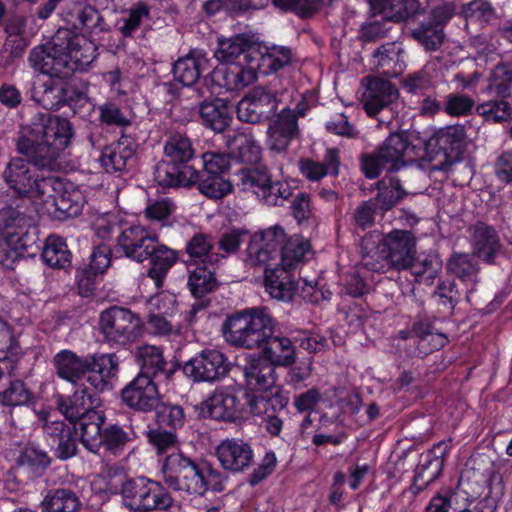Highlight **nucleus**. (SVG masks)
<instances>
[{
	"label": "nucleus",
	"instance_id": "17",
	"mask_svg": "<svg viewBox=\"0 0 512 512\" xmlns=\"http://www.w3.org/2000/svg\"><path fill=\"white\" fill-rule=\"evenodd\" d=\"M201 409L215 420L234 421L240 416L241 404L235 388L222 387L202 403Z\"/></svg>",
	"mask_w": 512,
	"mask_h": 512
},
{
	"label": "nucleus",
	"instance_id": "21",
	"mask_svg": "<svg viewBox=\"0 0 512 512\" xmlns=\"http://www.w3.org/2000/svg\"><path fill=\"white\" fill-rule=\"evenodd\" d=\"M52 364L60 379L74 387L84 386L83 381L89 367L87 357H80L75 352L64 349L54 355Z\"/></svg>",
	"mask_w": 512,
	"mask_h": 512
},
{
	"label": "nucleus",
	"instance_id": "43",
	"mask_svg": "<svg viewBox=\"0 0 512 512\" xmlns=\"http://www.w3.org/2000/svg\"><path fill=\"white\" fill-rule=\"evenodd\" d=\"M89 0H75L70 15L75 19L74 24L78 27L88 30L102 29V17L98 10L91 4Z\"/></svg>",
	"mask_w": 512,
	"mask_h": 512
},
{
	"label": "nucleus",
	"instance_id": "3",
	"mask_svg": "<svg viewBox=\"0 0 512 512\" xmlns=\"http://www.w3.org/2000/svg\"><path fill=\"white\" fill-rule=\"evenodd\" d=\"M215 58L227 67L213 71V79L227 90H240L252 84L260 69V51L245 35L219 39Z\"/></svg>",
	"mask_w": 512,
	"mask_h": 512
},
{
	"label": "nucleus",
	"instance_id": "48",
	"mask_svg": "<svg viewBox=\"0 0 512 512\" xmlns=\"http://www.w3.org/2000/svg\"><path fill=\"white\" fill-rule=\"evenodd\" d=\"M291 61V52L286 47L273 46L266 48V52H260V69L263 74L276 72Z\"/></svg>",
	"mask_w": 512,
	"mask_h": 512
},
{
	"label": "nucleus",
	"instance_id": "42",
	"mask_svg": "<svg viewBox=\"0 0 512 512\" xmlns=\"http://www.w3.org/2000/svg\"><path fill=\"white\" fill-rule=\"evenodd\" d=\"M376 202L382 210H388L396 205L405 195L400 181L392 176L384 177L378 184Z\"/></svg>",
	"mask_w": 512,
	"mask_h": 512
},
{
	"label": "nucleus",
	"instance_id": "31",
	"mask_svg": "<svg viewBox=\"0 0 512 512\" xmlns=\"http://www.w3.org/2000/svg\"><path fill=\"white\" fill-rule=\"evenodd\" d=\"M135 357L137 363L141 366L142 372L152 377H169L171 371L167 370V362L164 359L163 351L160 347L145 344L136 349Z\"/></svg>",
	"mask_w": 512,
	"mask_h": 512
},
{
	"label": "nucleus",
	"instance_id": "26",
	"mask_svg": "<svg viewBox=\"0 0 512 512\" xmlns=\"http://www.w3.org/2000/svg\"><path fill=\"white\" fill-rule=\"evenodd\" d=\"M264 286L272 298L281 301H290L297 289L290 270L280 265L265 269Z\"/></svg>",
	"mask_w": 512,
	"mask_h": 512
},
{
	"label": "nucleus",
	"instance_id": "16",
	"mask_svg": "<svg viewBox=\"0 0 512 512\" xmlns=\"http://www.w3.org/2000/svg\"><path fill=\"white\" fill-rule=\"evenodd\" d=\"M122 401L132 409L151 411L158 407L159 392L146 374H138L121 392Z\"/></svg>",
	"mask_w": 512,
	"mask_h": 512
},
{
	"label": "nucleus",
	"instance_id": "44",
	"mask_svg": "<svg viewBox=\"0 0 512 512\" xmlns=\"http://www.w3.org/2000/svg\"><path fill=\"white\" fill-rule=\"evenodd\" d=\"M31 170L32 167L26 160L14 158L8 163L3 176L5 182L14 192H25L27 186L24 184V180L30 177Z\"/></svg>",
	"mask_w": 512,
	"mask_h": 512
},
{
	"label": "nucleus",
	"instance_id": "6",
	"mask_svg": "<svg viewBox=\"0 0 512 512\" xmlns=\"http://www.w3.org/2000/svg\"><path fill=\"white\" fill-rule=\"evenodd\" d=\"M381 260L374 261L372 256L363 258L364 268L374 272H386L390 268L408 269L416 255V238L407 230H392L385 234L379 244Z\"/></svg>",
	"mask_w": 512,
	"mask_h": 512
},
{
	"label": "nucleus",
	"instance_id": "4",
	"mask_svg": "<svg viewBox=\"0 0 512 512\" xmlns=\"http://www.w3.org/2000/svg\"><path fill=\"white\" fill-rule=\"evenodd\" d=\"M168 487L183 495L222 491L226 477L206 461L195 462L181 453H171L162 468Z\"/></svg>",
	"mask_w": 512,
	"mask_h": 512
},
{
	"label": "nucleus",
	"instance_id": "22",
	"mask_svg": "<svg viewBox=\"0 0 512 512\" xmlns=\"http://www.w3.org/2000/svg\"><path fill=\"white\" fill-rule=\"evenodd\" d=\"M399 97L398 90L388 80L372 78L362 96L364 108L369 116H375L388 108Z\"/></svg>",
	"mask_w": 512,
	"mask_h": 512
},
{
	"label": "nucleus",
	"instance_id": "34",
	"mask_svg": "<svg viewBox=\"0 0 512 512\" xmlns=\"http://www.w3.org/2000/svg\"><path fill=\"white\" fill-rule=\"evenodd\" d=\"M32 97L47 110H57L65 102L64 90L53 78L35 82Z\"/></svg>",
	"mask_w": 512,
	"mask_h": 512
},
{
	"label": "nucleus",
	"instance_id": "8",
	"mask_svg": "<svg viewBox=\"0 0 512 512\" xmlns=\"http://www.w3.org/2000/svg\"><path fill=\"white\" fill-rule=\"evenodd\" d=\"M105 417L102 412H91L82 424L83 446L92 453H98L104 447L112 454H118L130 441L129 433L116 424L101 430Z\"/></svg>",
	"mask_w": 512,
	"mask_h": 512
},
{
	"label": "nucleus",
	"instance_id": "49",
	"mask_svg": "<svg viewBox=\"0 0 512 512\" xmlns=\"http://www.w3.org/2000/svg\"><path fill=\"white\" fill-rule=\"evenodd\" d=\"M476 112L486 121L497 123L508 121L512 117V106L504 100H489L476 106Z\"/></svg>",
	"mask_w": 512,
	"mask_h": 512
},
{
	"label": "nucleus",
	"instance_id": "10",
	"mask_svg": "<svg viewBox=\"0 0 512 512\" xmlns=\"http://www.w3.org/2000/svg\"><path fill=\"white\" fill-rule=\"evenodd\" d=\"M239 185L268 205H280L292 195L291 187L281 181L272 182L263 167L245 168L238 174Z\"/></svg>",
	"mask_w": 512,
	"mask_h": 512
},
{
	"label": "nucleus",
	"instance_id": "52",
	"mask_svg": "<svg viewBox=\"0 0 512 512\" xmlns=\"http://www.w3.org/2000/svg\"><path fill=\"white\" fill-rule=\"evenodd\" d=\"M199 191L212 199H220L232 192V184L222 175L207 174L198 184Z\"/></svg>",
	"mask_w": 512,
	"mask_h": 512
},
{
	"label": "nucleus",
	"instance_id": "38",
	"mask_svg": "<svg viewBox=\"0 0 512 512\" xmlns=\"http://www.w3.org/2000/svg\"><path fill=\"white\" fill-rule=\"evenodd\" d=\"M310 243L300 236H293L285 240L280 254V266L292 270L305 261L310 253Z\"/></svg>",
	"mask_w": 512,
	"mask_h": 512
},
{
	"label": "nucleus",
	"instance_id": "29",
	"mask_svg": "<svg viewBox=\"0 0 512 512\" xmlns=\"http://www.w3.org/2000/svg\"><path fill=\"white\" fill-rule=\"evenodd\" d=\"M471 243L474 254L488 263L493 261L499 250V239L496 231L481 222L471 228Z\"/></svg>",
	"mask_w": 512,
	"mask_h": 512
},
{
	"label": "nucleus",
	"instance_id": "32",
	"mask_svg": "<svg viewBox=\"0 0 512 512\" xmlns=\"http://www.w3.org/2000/svg\"><path fill=\"white\" fill-rule=\"evenodd\" d=\"M262 347V357L274 367L289 366L295 361V348L290 338L271 335Z\"/></svg>",
	"mask_w": 512,
	"mask_h": 512
},
{
	"label": "nucleus",
	"instance_id": "46",
	"mask_svg": "<svg viewBox=\"0 0 512 512\" xmlns=\"http://www.w3.org/2000/svg\"><path fill=\"white\" fill-rule=\"evenodd\" d=\"M512 88V64H499L491 73L486 88L488 93L507 98L511 95Z\"/></svg>",
	"mask_w": 512,
	"mask_h": 512
},
{
	"label": "nucleus",
	"instance_id": "33",
	"mask_svg": "<svg viewBox=\"0 0 512 512\" xmlns=\"http://www.w3.org/2000/svg\"><path fill=\"white\" fill-rule=\"evenodd\" d=\"M134 152L131 141L128 138H121L102 151L100 163L109 173L121 171L126 167L127 161L133 157Z\"/></svg>",
	"mask_w": 512,
	"mask_h": 512
},
{
	"label": "nucleus",
	"instance_id": "39",
	"mask_svg": "<svg viewBox=\"0 0 512 512\" xmlns=\"http://www.w3.org/2000/svg\"><path fill=\"white\" fill-rule=\"evenodd\" d=\"M41 504L43 512H75L80 501L74 492L61 488L50 490Z\"/></svg>",
	"mask_w": 512,
	"mask_h": 512
},
{
	"label": "nucleus",
	"instance_id": "12",
	"mask_svg": "<svg viewBox=\"0 0 512 512\" xmlns=\"http://www.w3.org/2000/svg\"><path fill=\"white\" fill-rule=\"evenodd\" d=\"M228 371L224 355L216 349L204 350L185 363L184 374L194 382H214Z\"/></svg>",
	"mask_w": 512,
	"mask_h": 512
},
{
	"label": "nucleus",
	"instance_id": "54",
	"mask_svg": "<svg viewBox=\"0 0 512 512\" xmlns=\"http://www.w3.org/2000/svg\"><path fill=\"white\" fill-rule=\"evenodd\" d=\"M403 88L412 94L423 93L435 85L433 71L429 68L411 73L403 77Z\"/></svg>",
	"mask_w": 512,
	"mask_h": 512
},
{
	"label": "nucleus",
	"instance_id": "15",
	"mask_svg": "<svg viewBox=\"0 0 512 512\" xmlns=\"http://www.w3.org/2000/svg\"><path fill=\"white\" fill-rule=\"evenodd\" d=\"M278 105L276 96L262 87L253 88L237 105L239 120L257 123L273 113Z\"/></svg>",
	"mask_w": 512,
	"mask_h": 512
},
{
	"label": "nucleus",
	"instance_id": "51",
	"mask_svg": "<svg viewBox=\"0 0 512 512\" xmlns=\"http://www.w3.org/2000/svg\"><path fill=\"white\" fill-rule=\"evenodd\" d=\"M188 286L194 296L201 297L215 286L213 272L204 266L189 268Z\"/></svg>",
	"mask_w": 512,
	"mask_h": 512
},
{
	"label": "nucleus",
	"instance_id": "59",
	"mask_svg": "<svg viewBox=\"0 0 512 512\" xmlns=\"http://www.w3.org/2000/svg\"><path fill=\"white\" fill-rule=\"evenodd\" d=\"M173 316L149 314L147 328L155 336L170 337L180 333V326L172 320Z\"/></svg>",
	"mask_w": 512,
	"mask_h": 512
},
{
	"label": "nucleus",
	"instance_id": "56",
	"mask_svg": "<svg viewBox=\"0 0 512 512\" xmlns=\"http://www.w3.org/2000/svg\"><path fill=\"white\" fill-rule=\"evenodd\" d=\"M146 305L149 314L174 316L177 300L173 293L161 291L151 296Z\"/></svg>",
	"mask_w": 512,
	"mask_h": 512
},
{
	"label": "nucleus",
	"instance_id": "50",
	"mask_svg": "<svg viewBox=\"0 0 512 512\" xmlns=\"http://www.w3.org/2000/svg\"><path fill=\"white\" fill-rule=\"evenodd\" d=\"M437 143L446 150H460L466 145L467 133L463 125H450L441 128L437 134Z\"/></svg>",
	"mask_w": 512,
	"mask_h": 512
},
{
	"label": "nucleus",
	"instance_id": "9",
	"mask_svg": "<svg viewBox=\"0 0 512 512\" xmlns=\"http://www.w3.org/2000/svg\"><path fill=\"white\" fill-rule=\"evenodd\" d=\"M141 326L140 318L131 310L112 306L101 312L99 331L110 345L124 346L136 339Z\"/></svg>",
	"mask_w": 512,
	"mask_h": 512
},
{
	"label": "nucleus",
	"instance_id": "24",
	"mask_svg": "<svg viewBox=\"0 0 512 512\" xmlns=\"http://www.w3.org/2000/svg\"><path fill=\"white\" fill-rule=\"evenodd\" d=\"M245 382L253 392L267 391L276 383L275 369L263 357H253L243 367Z\"/></svg>",
	"mask_w": 512,
	"mask_h": 512
},
{
	"label": "nucleus",
	"instance_id": "18",
	"mask_svg": "<svg viewBox=\"0 0 512 512\" xmlns=\"http://www.w3.org/2000/svg\"><path fill=\"white\" fill-rule=\"evenodd\" d=\"M298 116L291 109H283L270 122L267 130L268 147L276 152L285 151L291 141L298 136Z\"/></svg>",
	"mask_w": 512,
	"mask_h": 512
},
{
	"label": "nucleus",
	"instance_id": "20",
	"mask_svg": "<svg viewBox=\"0 0 512 512\" xmlns=\"http://www.w3.org/2000/svg\"><path fill=\"white\" fill-rule=\"evenodd\" d=\"M0 227L5 238L0 247L11 246L13 249H26L29 246L28 228L30 220L14 210L0 212Z\"/></svg>",
	"mask_w": 512,
	"mask_h": 512
},
{
	"label": "nucleus",
	"instance_id": "53",
	"mask_svg": "<svg viewBox=\"0 0 512 512\" xmlns=\"http://www.w3.org/2000/svg\"><path fill=\"white\" fill-rule=\"evenodd\" d=\"M447 269L462 281H475L478 272L472 258L464 253H454L447 263Z\"/></svg>",
	"mask_w": 512,
	"mask_h": 512
},
{
	"label": "nucleus",
	"instance_id": "63",
	"mask_svg": "<svg viewBox=\"0 0 512 512\" xmlns=\"http://www.w3.org/2000/svg\"><path fill=\"white\" fill-rule=\"evenodd\" d=\"M123 228L125 226L121 225L119 217L115 214L101 215L93 222L95 235L102 240L110 239L115 232L120 234Z\"/></svg>",
	"mask_w": 512,
	"mask_h": 512
},
{
	"label": "nucleus",
	"instance_id": "2",
	"mask_svg": "<svg viewBox=\"0 0 512 512\" xmlns=\"http://www.w3.org/2000/svg\"><path fill=\"white\" fill-rule=\"evenodd\" d=\"M73 138L69 120L48 113L36 114L27 133L17 142L18 151L35 166L53 170L56 160L68 148Z\"/></svg>",
	"mask_w": 512,
	"mask_h": 512
},
{
	"label": "nucleus",
	"instance_id": "36",
	"mask_svg": "<svg viewBox=\"0 0 512 512\" xmlns=\"http://www.w3.org/2000/svg\"><path fill=\"white\" fill-rule=\"evenodd\" d=\"M410 149V142L405 133H392L378 149L382 161L388 162L390 170H398Z\"/></svg>",
	"mask_w": 512,
	"mask_h": 512
},
{
	"label": "nucleus",
	"instance_id": "7",
	"mask_svg": "<svg viewBox=\"0 0 512 512\" xmlns=\"http://www.w3.org/2000/svg\"><path fill=\"white\" fill-rule=\"evenodd\" d=\"M121 495L123 504L133 511H165L173 504L172 497L159 482L145 477L128 480Z\"/></svg>",
	"mask_w": 512,
	"mask_h": 512
},
{
	"label": "nucleus",
	"instance_id": "37",
	"mask_svg": "<svg viewBox=\"0 0 512 512\" xmlns=\"http://www.w3.org/2000/svg\"><path fill=\"white\" fill-rule=\"evenodd\" d=\"M227 143L237 152L241 162L256 164L261 158V147L255 137L248 131L237 132L233 137L228 136Z\"/></svg>",
	"mask_w": 512,
	"mask_h": 512
},
{
	"label": "nucleus",
	"instance_id": "35",
	"mask_svg": "<svg viewBox=\"0 0 512 512\" xmlns=\"http://www.w3.org/2000/svg\"><path fill=\"white\" fill-rule=\"evenodd\" d=\"M199 113L203 124L215 132H223L231 121L230 108L221 99L203 102Z\"/></svg>",
	"mask_w": 512,
	"mask_h": 512
},
{
	"label": "nucleus",
	"instance_id": "14",
	"mask_svg": "<svg viewBox=\"0 0 512 512\" xmlns=\"http://www.w3.org/2000/svg\"><path fill=\"white\" fill-rule=\"evenodd\" d=\"M158 240L156 233L142 225L125 226L118 235V246L126 257L144 262L149 258V249Z\"/></svg>",
	"mask_w": 512,
	"mask_h": 512
},
{
	"label": "nucleus",
	"instance_id": "62",
	"mask_svg": "<svg viewBox=\"0 0 512 512\" xmlns=\"http://www.w3.org/2000/svg\"><path fill=\"white\" fill-rule=\"evenodd\" d=\"M413 36L427 50H436L443 42L444 34L441 27L421 25L413 31Z\"/></svg>",
	"mask_w": 512,
	"mask_h": 512
},
{
	"label": "nucleus",
	"instance_id": "61",
	"mask_svg": "<svg viewBox=\"0 0 512 512\" xmlns=\"http://www.w3.org/2000/svg\"><path fill=\"white\" fill-rule=\"evenodd\" d=\"M31 394L21 381H13L0 393V403L6 406H22L30 402Z\"/></svg>",
	"mask_w": 512,
	"mask_h": 512
},
{
	"label": "nucleus",
	"instance_id": "64",
	"mask_svg": "<svg viewBox=\"0 0 512 512\" xmlns=\"http://www.w3.org/2000/svg\"><path fill=\"white\" fill-rule=\"evenodd\" d=\"M474 100L467 95L451 93L446 96L445 112L450 116H466L474 107Z\"/></svg>",
	"mask_w": 512,
	"mask_h": 512
},
{
	"label": "nucleus",
	"instance_id": "41",
	"mask_svg": "<svg viewBox=\"0 0 512 512\" xmlns=\"http://www.w3.org/2000/svg\"><path fill=\"white\" fill-rule=\"evenodd\" d=\"M164 154L173 164H184L194 156L191 141L182 134L171 135L164 145Z\"/></svg>",
	"mask_w": 512,
	"mask_h": 512
},
{
	"label": "nucleus",
	"instance_id": "58",
	"mask_svg": "<svg viewBox=\"0 0 512 512\" xmlns=\"http://www.w3.org/2000/svg\"><path fill=\"white\" fill-rule=\"evenodd\" d=\"M263 5V0H208L204 4L207 14L213 15L222 7L231 12H239L247 9H257Z\"/></svg>",
	"mask_w": 512,
	"mask_h": 512
},
{
	"label": "nucleus",
	"instance_id": "30",
	"mask_svg": "<svg viewBox=\"0 0 512 512\" xmlns=\"http://www.w3.org/2000/svg\"><path fill=\"white\" fill-rule=\"evenodd\" d=\"M207 58L198 51H192L185 57L179 58L173 65L174 79L184 86L197 82L207 65Z\"/></svg>",
	"mask_w": 512,
	"mask_h": 512
},
{
	"label": "nucleus",
	"instance_id": "5",
	"mask_svg": "<svg viewBox=\"0 0 512 512\" xmlns=\"http://www.w3.org/2000/svg\"><path fill=\"white\" fill-rule=\"evenodd\" d=\"M275 320L266 308H248L227 317L222 326L224 339L235 347L258 349L274 332Z\"/></svg>",
	"mask_w": 512,
	"mask_h": 512
},
{
	"label": "nucleus",
	"instance_id": "60",
	"mask_svg": "<svg viewBox=\"0 0 512 512\" xmlns=\"http://www.w3.org/2000/svg\"><path fill=\"white\" fill-rule=\"evenodd\" d=\"M273 4L283 10H294L302 16L314 13L320 7L328 6L332 0H272Z\"/></svg>",
	"mask_w": 512,
	"mask_h": 512
},
{
	"label": "nucleus",
	"instance_id": "13",
	"mask_svg": "<svg viewBox=\"0 0 512 512\" xmlns=\"http://www.w3.org/2000/svg\"><path fill=\"white\" fill-rule=\"evenodd\" d=\"M214 455L224 470L233 473L248 469L254 458L251 446L240 438L222 439L216 445Z\"/></svg>",
	"mask_w": 512,
	"mask_h": 512
},
{
	"label": "nucleus",
	"instance_id": "47",
	"mask_svg": "<svg viewBox=\"0 0 512 512\" xmlns=\"http://www.w3.org/2000/svg\"><path fill=\"white\" fill-rule=\"evenodd\" d=\"M374 62L378 69L387 77H394L401 71L399 64V49L395 44H389L377 49Z\"/></svg>",
	"mask_w": 512,
	"mask_h": 512
},
{
	"label": "nucleus",
	"instance_id": "55",
	"mask_svg": "<svg viewBox=\"0 0 512 512\" xmlns=\"http://www.w3.org/2000/svg\"><path fill=\"white\" fill-rule=\"evenodd\" d=\"M187 252L191 257L202 259V262L216 263L218 254L211 252L212 241L204 234L195 235L187 244Z\"/></svg>",
	"mask_w": 512,
	"mask_h": 512
},
{
	"label": "nucleus",
	"instance_id": "45",
	"mask_svg": "<svg viewBox=\"0 0 512 512\" xmlns=\"http://www.w3.org/2000/svg\"><path fill=\"white\" fill-rule=\"evenodd\" d=\"M408 269H411L412 274L416 277L418 282L429 285L432 284L440 271L441 261L435 255L414 257Z\"/></svg>",
	"mask_w": 512,
	"mask_h": 512
},
{
	"label": "nucleus",
	"instance_id": "40",
	"mask_svg": "<svg viewBox=\"0 0 512 512\" xmlns=\"http://www.w3.org/2000/svg\"><path fill=\"white\" fill-rule=\"evenodd\" d=\"M42 258L52 268L64 269L71 264V253L65 241L58 236H50L46 239Z\"/></svg>",
	"mask_w": 512,
	"mask_h": 512
},
{
	"label": "nucleus",
	"instance_id": "23",
	"mask_svg": "<svg viewBox=\"0 0 512 512\" xmlns=\"http://www.w3.org/2000/svg\"><path fill=\"white\" fill-rule=\"evenodd\" d=\"M24 180V184L27 186L25 192H15L19 196L27 197L36 203H52L57 209L66 211L69 208L65 207L64 200L58 201L54 195L55 185H59L60 182L52 177H44L39 174L35 168L30 171V177Z\"/></svg>",
	"mask_w": 512,
	"mask_h": 512
},
{
	"label": "nucleus",
	"instance_id": "19",
	"mask_svg": "<svg viewBox=\"0 0 512 512\" xmlns=\"http://www.w3.org/2000/svg\"><path fill=\"white\" fill-rule=\"evenodd\" d=\"M89 367L85 376L97 391L103 392L111 387V380L116 377L119 369V359L114 353L95 354L87 356Z\"/></svg>",
	"mask_w": 512,
	"mask_h": 512
},
{
	"label": "nucleus",
	"instance_id": "57",
	"mask_svg": "<svg viewBox=\"0 0 512 512\" xmlns=\"http://www.w3.org/2000/svg\"><path fill=\"white\" fill-rule=\"evenodd\" d=\"M149 16V9L144 4H138L131 8L125 16L119 21V30L125 36H131L134 34L147 20Z\"/></svg>",
	"mask_w": 512,
	"mask_h": 512
},
{
	"label": "nucleus",
	"instance_id": "25",
	"mask_svg": "<svg viewBox=\"0 0 512 512\" xmlns=\"http://www.w3.org/2000/svg\"><path fill=\"white\" fill-rule=\"evenodd\" d=\"M91 407V396L84 386L78 387L71 397L61 399L59 401V410L65 418L71 422L76 420L79 421L75 430L79 434L80 441L82 440V424L84 423L85 418L91 412H97Z\"/></svg>",
	"mask_w": 512,
	"mask_h": 512
},
{
	"label": "nucleus",
	"instance_id": "11",
	"mask_svg": "<svg viewBox=\"0 0 512 512\" xmlns=\"http://www.w3.org/2000/svg\"><path fill=\"white\" fill-rule=\"evenodd\" d=\"M286 240V233L279 225L255 232L248 243L246 262L251 266L268 265L280 254Z\"/></svg>",
	"mask_w": 512,
	"mask_h": 512
},
{
	"label": "nucleus",
	"instance_id": "28",
	"mask_svg": "<svg viewBox=\"0 0 512 512\" xmlns=\"http://www.w3.org/2000/svg\"><path fill=\"white\" fill-rule=\"evenodd\" d=\"M373 16L390 21H402L419 10L418 0H370Z\"/></svg>",
	"mask_w": 512,
	"mask_h": 512
},
{
	"label": "nucleus",
	"instance_id": "1",
	"mask_svg": "<svg viewBox=\"0 0 512 512\" xmlns=\"http://www.w3.org/2000/svg\"><path fill=\"white\" fill-rule=\"evenodd\" d=\"M96 52V44L85 36L59 29L49 42L30 51L28 61L42 74L66 77L74 71L88 69Z\"/></svg>",
	"mask_w": 512,
	"mask_h": 512
},
{
	"label": "nucleus",
	"instance_id": "27",
	"mask_svg": "<svg viewBox=\"0 0 512 512\" xmlns=\"http://www.w3.org/2000/svg\"><path fill=\"white\" fill-rule=\"evenodd\" d=\"M148 259L150 260V268L147 271V276L154 281L156 288H160L168 271L176 263L178 252L160 244L157 240L149 249Z\"/></svg>",
	"mask_w": 512,
	"mask_h": 512
}]
</instances>
